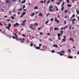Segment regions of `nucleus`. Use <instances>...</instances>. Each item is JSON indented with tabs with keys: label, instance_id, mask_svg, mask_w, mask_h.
<instances>
[{
	"label": "nucleus",
	"instance_id": "1",
	"mask_svg": "<svg viewBox=\"0 0 79 79\" xmlns=\"http://www.w3.org/2000/svg\"><path fill=\"white\" fill-rule=\"evenodd\" d=\"M15 35H14L13 36H12V38L13 39H16V40L17 41L18 40V41H20V40H21V41H23V39H19L18 38V35L16 34V33H15Z\"/></svg>",
	"mask_w": 79,
	"mask_h": 79
},
{
	"label": "nucleus",
	"instance_id": "2",
	"mask_svg": "<svg viewBox=\"0 0 79 79\" xmlns=\"http://www.w3.org/2000/svg\"><path fill=\"white\" fill-rule=\"evenodd\" d=\"M30 28H31L33 30H35V28L34 27V24H31L30 25Z\"/></svg>",
	"mask_w": 79,
	"mask_h": 79
},
{
	"label": "nucleus",
	"instance_id": "3",
	"mask_svg": "<svg viewBox=\"0 0 79 79\" xmlns=\"http://www.w3.org/2000/svg\"><path fill=\"white\" fill-rule=\"evenodd\" d=\"M14 26H15V27H16L17 26H19V23H16L15 24H14Z\"/></svg>",
	"mask_w": 79,
	"mask_h": 79
},
{
	"label": "nucleus",
	"instance_id": "4",
	"mask_svg": "<svg viewBox=\"0 0 79 79\" xmlns=\"http://www.w3.org/2000/svg\"><path fill=\"white\" fill-rule=\"evenodd\" d=\"M57 53L60 54V56H63V55H64V54H63L62 53L59 52H58Z\"/></svg>",
	"mask_w": 79,
	"mask_h": 79
},
{
	"label": "nucleus",
	"instance_id": "5",
	"mask_svg": "<svg viewBox=\"0 0 79 79\" xmlns=\"http://www.w3.org/2000/svg\"><path fill=\"white\" fill-rule=\"evenodd\" d=\"M62 34H61L60 33H58L57 34V36L58 37H60V36H61V35Z\"/></svg>",
	"mask_w": 79,
	"mask_h": 79
},
{
	"label": "nucleus",
	"instance_id": "6",
	"mask_svg": "<svg viewBox=\"0 0 79 79\" xmlns=\"http://www.w3.org/2000/svg\"><path fill=\"white\" fill-rule=\"evenodd\" d=\"M5 2L6 3H10V1L9 0H6Z\"/></svg>",
	"mask_w": 79,
	"mask_h": 79
},
{
	"label": "nucleus",
	"instance_id": "7",
	"mask_svg": "<svg viewBox=\"0 0 79 79\" xmlns=\"http://www.w3.org/2000/svg\"><path fill=\"white\" fill-rule=\"evenodd\" d=\"M73 58V56H68V57L67 58H70L71 59H72V58Z\"/></svg>",
	"mask_w": 79,
	"mask_h": 79
},
{
	"label": "nucleus",
	"instance_id": "8",
	"mask_svg": "<svg viewBox=\"0 0 79 79\" xmlns=\"http://www.w3.org/2000/svg\"><path fill=\"white\" fill-rule=\"evenodd\" d=\"M40 46H36V49H40Z\"/></svg>",
	"mask_w": 79,
	"mask_h": 79
},
{
	"label": "nucleus",
	"instance_id": "9",
	"mask_svg": "<svg viewBox=\"0 0 79 79\" xmlns=\"http://www.w3.org/2000/svg\"><path fill=\"white\" fill-rule=\"evenodd\" d=\"M53 47H55L56 48L58 47V46L56 44H54L52 45Z\"/></svg>",
	"mask_w": 79,
	"mask_h": 79
},
{
	"label": "nucleus",
	"instance_id": "10",
	"mask_svg": "<svg viewBox=\"0 0 79 79\" xmlns=\"http://www.w3.org/2000/svg\"><path fill=\"white\" fill-rule=\"evenodd\" d=\"M39 16H43V15H42V13H40L39 14Z\"/></svg>",
	"mask_w": 79,
	"mask_h": 79
},
{
	"label": "nucleus",
	"instance_id": "11",
	"mask_svg": "<svg viewBox=\"0 0 79 79\" xmlns=\"http://www.w3.org/2000/svg\"><path fill=\"white\" fill-rule=\"evenodd\" d=\"M69 40H72V41H74V39H73L71 38H69Z\"/></svg>",
	"mask_w": 79,
	"mask_h": 79
},
{
	"label": "nucleus",
	"instance_id": "12",
	"mask_svg": "<svg viewBox=\"0 0 79 79\" xmlns=\"http://www.w3.org/2000/svg\"><path fill=\"white\" fill-rule=\"evenodd\" d=\"M11 26V23H9V25H8V27H10Z\"/></svg>",
	"mask_w": 79,
	"mask_h": 79
},
{
	"label": "nucleus",
	"instance_id": "13",
	"mask_svg": "<svg viewBox=\"0 0 79 79\" xmlns=\"http://www.w3.org/2000/svg\"><path fill=\"white\" fill-rule=\"evenodd\" d=\"M57 29H58V28H57V27H55L54 28V31H57Z\"/></svg>",
	"mask_w": 79,
	"mask_h": 79
},
{
	"label": "nucleus",
	"instance_id": "14",
	"mask_svg": "<svg viewBox=\"0 0 79 79\" xmlns=\"http://www.w3.org/2000/svg\"><path fill=\"white\" fill-rule=\"evenodd\" d=\"M67 6H68V7H71L72 5L71 4H68L67 5Z\"/></svg>",
	"mask_w": 79,
	"mask_h": 79
},
{
	"label": "nucleus",
	"instance_id": "15",
	"mask_svg": "<svg viewBox=\"0 0 79 79\" xmlns=\"http://www.w3.org/2000/svg\"><path fill=\"white\" fill-rule=\"evenodd\" d=\"M64 2H63L62 3V4L61 7H63V6H64Z\"/></svg>",
	"mask_w": 79,
	"mask_h": 79
},
{
	"label": "nucleus",
	"instance_id": "16",
	"mask_svg": "<svg viewBox=\"0 0 79 79\" xmlns=\"http://www.w3.org/2000/svg\"><path fill=\"white\" fill-rule=\"evenodd\" d=\"M53 6H51L49 7V8H50V9L52 8H53Z\"/></svg>",
	"mask_w": 79,
	"mask_h": 79
},
{
	"label": "nucleus",
	"instance_id": "17",
	"mask_svg": "<svg viewBox=\"0 0 79 79\" xmlns=\"http://www.w3.org/2000/svg\"><path fill=\"white\" fill-rule=\"evenodd\" d=\"M34 15H35V13L34 12L32 13L31 16H34Z\"/></svg>",
	"mask_w": 79,
	"mask_h": 79
},
{
	"label": "nucleus",
	"instance_id": "18",
	"mask_svg": "<svg viewBox=\"0 0 79 79\" xmlns=\"http://www.w3.org/2000/svg\"><path fill=\"white\" fill-rule=\"evenodd\" d=\"M64 12L65 13V14L67 13H68V11L67 10H66L65 11H64Z\"/></svg>",
	"mask_w": 79,
	"mask_h": 79
},
{
	"label": "nucleus",
	"instance_id": "19",
	"mask_svg": "<svg viewBox=\"0 0 79 79\" xmlns=\"http://www.w3.org/2000/svg\"><path fill=\"white\" fill-rule=\"evenodd\" d=\"M55 8H56V11H58L59 10L58 9V7H57V6H55Z\"/></svg>",
	"mask_w": 79,
	"mask_h": 79
},
{
	"label": "nucleus",
	"instance_id": "20",
	"mask_svg": "<svg viewBox=\"0 0 79 79\" xmlns=\"http://www.w3.org/2000/svg\"><path fill=\"white\" fill-rule=\"evenodd\" d=\"M34 9H38V7H37V6H35L34 8Z\"/></svg>",
	"mask_w": 79,
	"mask_h": 79
},
{
	"label": "nucleus",
	"instance_id": "21",
	"mask_svg": "<svg viewBox=\"0 0 79 79\" xmlns=\"http://www.w3.org/2000/svg\"><path fill=\"white\" fill-rule=\"evenodd\" d=\"M76 20V19L74 18L72 20H71V21H74Z\"/></svg>",
	"mask_w": 79,
	"mask_h": 79
},
{
	"label": "nucleus",
	"instance_id": "22",
	"mask_svg": "<svg viewBox=\"0 0 79 79\" xmlns=\"http://www.w3.org/2000/svg\"><path fill=\"white\" fill-rule=\"evenodd\" d=\"M6 29H8V30H9V31H10V27H6Z\"/></svg>",
	"mask_w": 79,
	"mask_h": 79
},
{
	"label": "nucleus",
	"instance_id": "23",
	"mask_svg": "<svg viewBox=\"0 0 79 79\" xmlns=\"http://www.w3.org/2000/svg\"><path fill=\"white\" fill-rule=\"evenodd\" d=\"M26 13V12H23V13L22 15L24 16V15H25Z\"/></svg>",
	"mask_w": 79,
	"mask_h": 79
},
{
	"label": "nucleus",
	"instance_id": "24",
	"mask_svg": "<svg viewBox=\"0 0 79 79\" xmlns=\"http://www.w3.org/2000/svg\"><path fill=\"white\" fill-rule=\"evenodd\" d=\"M49 11H53V10H52V9L50 8H49Z\"/></svg>",
	"mask_w": 79,
	"mask_h": 79
},
{
	"label": "nucleus",
	"instance_id": "25",
	"mask_svg": "<svg viewBox=\"0 0 79 79\" xmlns=\"http://www.w3.org/2000/svg\"><path fill=\"white\" fill-rule=\"evenodd\" d=\"M48 22H49V21H46L45 23V24H47L48 23Z\"/></svg>",
	"mask_w": 79,
	"mask_h": 79
},
{
	"label": "nucleus",
	"instance_id": "26",
	"mask_svg": "<svg viewBox=\"0 0 79 79\" xmlns=\"http://www.w3.org/2000/svg\"><path fill=\"white\" fill-rule=\"evenodd\" d=\"M50 20H51V21H53V20H54V19H53V18H52Z\"/></svg>",
	"mask_w": 79,
	"mask_h": 79
},
{
	"label": "nucleus",
	"instance_id": "27",
	"mask_svg": "<svg viewBox=\"0 0 79 79\" xmlns=\"http://www.w3.org/2000/svg\"><path fill=\"white\" fill-rule=\"evenodd\" d=\"M62 41H64V42H65L66 41V39H63L62 40Z\"/></svg>",
	"mask_w": 79,
	"mask_h": 79
},
{
	"label": "nucleus",
	"instance_id": "28",
	"mask_svg": "<svg viewBox=\"0 0 79 79\" xmlns=\"http://www.w3.org/2000/svg\"><path fill=\"white\" fill-rule=\"evenodd\" d=\"M68 51L69 52V53H71V50L70 49H68Z\"/></svg>",
	"mask_w": 79,
	"mask_h": 79
},
{
	"label": "nucleus",
	"instance_id": "29",
	"mask_svg": "<svg viewBox=\"0 0 79 79\" xmlns=\"http://www.w3.org/2000/svg\"><path fill=\"white\" fill-rule=\"evenodd\" d=\"M50 1H51L50 0H48L47 2V4H49V3H50Z\"/></svg>",
	"mask_w": 79,
	"mask_h": 79
},
{
	"label": "nucleus",
	"instance_id": "30",
	"mask_svg": "<svg viewBox=\"0 0 79 79\" xmlns=\"http://www.w3.org/2000/svg\"><path fill=\"white\" fill-rule=\"evenodd\" d=\"M10 18H11L12 19H15V18H14V17L13 16H11Z\"/></svg>",
	"mask_w": 79,
	"mask_h": 79
},
{
	"label": "nucleus",
	"instance_id": "31",
	"mask_svg": "<svg viewBox=\"0 0 79 79\" xmlns=\"http://www.w3.org/2000/svg\"><path fill=\"white\" fill-rule=\"evenodd\" d=\"M62 7L61 8V11H63L64 9V7Z\"/></svg>",
	"mask_w": 79,
	"mask_h": 79
},
{
	"label": "nucleus",
	"instance_id": "32",
	"mask_svg": "<svg viewBox=\"0 0 79 79\" xmlns=\"http://www.w3.org/2000/svg\"><path fill=\"white\" fill-rule=\"evenodd\" d=\"M76 11H77V14H78V15H79V10H77Z\"/></svg>",
	"mask_w": 79,
	"mask_h": 79
},
{
	"label": "nucleus",
	"instance_id": "33",
	"mask_svg": "<svg viewBox=\"0 0 79 79\" xmlns=\"http://www.w3.org/2000/svg\"><path fill=\"white\" fill-rule=\"evenodd\" d=\"M61 53H65V52L63 51H61Z\"/></svg>",
	"mask_w": 79,
	"mask_h": 79
},
{
	"label": "nucleus",
	"instance_id": "34",
	"mask_svg": "<svg viewBox=\"0 0 79 79\" xmlns=\"http://www.w3.org/2000/svg\"><path fill=\"white\" fill-rule=\"evenodd\" d=\"M55 50H52L51 51L52 53H55Z\"/></svg>",
	"mask_w": 79,
	"mask_h": 79
},
{
	"label": "nucleus",
	"instance_id": "35",
	"mask_svg": "<svg viewBox=\"0 0 79 79\" xmlns=\"http://www.w3.org/2000/svg\"><path fill=\"white\" fill-rule=\"evenodd\" d=\"M40 50H41V51H44V50H45V49H40Z\"/></svg>",
	"mask_w": 79,
	"mask_h": 79
},
{
	"label": "nucleus",
	"instance_id": "36",
	"mask_svg": "<svg viewBox=\"0 0 79 79\" xmlns=\"http://www.w3.org/2000/svg\"><path fill=\"white\" fill-rule=\"evenodd\" d=\"M45 45H43L42 46V48H44V49H45Z\"/></svg>",
	"mask_w": 79,
	"mask_h": 79
},
{
	"label": "nucleus",
	"instance_id": "37",
	"mask_svg": "<svg viewBox=\"0 0 79 79\" xmlns=\"http://www.w3.org/2000/svg\"><path fill=\"white\" fill-rule=\"evenodd\" d=\"M25 23H23V22L22 23V26H24V25H25Z\"/></svg>",
	"mask_w": 79,
	"mask_h": 79
},
{
	"label": "nucleus",
	"instance_id": "38",
	"mask_svg": "<svg viewBox=\"0 0 79 79\" xmlns=\"http://www.w3.org/2000/svg\"><path fill=\"white\" fill-rule=\"evenodd\" d=\"M30 46H31V47H32V46H33V44L31 43L30 44Z\"/></svg>",
	"mask_w": 79,
	"mask_h": 79
},
{
	"label": "nucleus",
	"instance_id": "39",
	"mask_svg": "<svg viewBox=\"0 0 79 79\" xmlns=\"http://www.w3.org/2000/svg\"><path fill=\"white\" fill-rule=\"evenodd\" d=\"M57 18H55L54 21H56H56H57Z\"/></svg>",
	"mask_w": 79,
	"mask_h": 79
},
{
	"label": "nucleus",
	"instance_id": "40",
	"mask_svg": "<svg viewBox=\"0 0 79 79\" xmlns=\"http://www.w3.org/2000/svg\"><path fill=\"white\" fill-rule=\"evenodd\" d=\"M57 23H60V21H59V20H56V22Z\"/></svg>",
	"mask_w": 79,
	"mask_h": 79
},
{
	"label": "nucleus",
	"instance_id": "41",
	"mask_svg": "<svg viewBox=\"0 0 79 79\" xmlns=\"http://www.w3.org/2000/svg\"><path fill=\"white\" fill-rule=\"evenodd\" d=\"M71 25H70V28L69 29V30H70V31H71Z\"/></svg>",
	"mask_w": 79,
	"mask_h": 79
},
{
	"label": "nucleus",
	"instance_id": "42",
	"mask_svg": "<svg viewBox=\"0 0 79 79\" xmlns=\"http://www.w3.org/2000/svg\"><path fill=\"white\" fill-rule=\"evenodd\" d=\"M25 7H26V6L25 5H24L23 7V9H24V8H25Z\"/></svg>",
	"mask_w": 79,
	"mask_h": 79
},
{
	"label": "nucleus",
	"instance_id": "43",
	"mask_svg": "<svg viewBox=\"0 0 79 79\" xmlns=\"http://www.w3.org/2000/svg\"><path fill=\"white\" fill-rule=\"evenodd\" d=\"M26 20H25L23 21V23H26Z\"/></svg>",
	"mask_w": 79,
	"mask_h": 79
},
{
	"label": "nucleus",
	"instance_id": "44",
	"mask_svg": "<svg viewBox=\"0 0 79 79\" xmlns=\"http://www.w3.org/2000/svg\"><path fill=\"white\" fill-rule=\"evenodd\" d=\"M66 2L67 3H69V0H66Z\"/></svg>",
	"mask_w": 79,
	"mask_h": 79
},
{
	"label": "nucleus",
	"instance_id": "45",
	"mask_svg": "<svg viewBox=\"0 0 79 79\" xmlns=\"http://www.w3.org/2000/svg\"><path fill=\"white\" fill-rule=\"evenodd\" d=\"M74 18V17H75V15L73 14L72 15V16Z\"/></svg>",
	"mask_w": 79,
	"mask_h": 79
},
{
	"label": "nucleus",
	"instance_id": "46",
	"mask_svg": "<svg viewBox=\"0 0 79 79\" xmlns=\"http://www.w3.org/2000/svg\"><path fill=\"white\" fill-rule=\"evenodd\" d=\"M60 33H61V34H63V31H61V32H60Z\"/></svg>",
	"mask_w": 79,
	"mask_h": 79
},
{
	"label": "nucleus",
	"instance_id": "47",
	"mask_svg": "<svg viewBox=\"0 0 79 79\" xmlns=\"http://www.w3.org/2000/svg\"><path fill=\"white\" fill-rule=\"evenodd\" d=\"M6 20H7V21H10V19H6Z\"/></svg>",
	"mask_w": 79,
	"mask_h": 79
},
{
	"label": "nucleus",
	"instance_id": "48",
	"mask_svg": "<svg viewBox=\"0 0 79 79\" xmlns=\"http://www.w3.org/2000/svg\"><path fill=\"white\" fill-rule=\"evenodd\" d=\"M58 40H61V38L60 37H58Z\"/></svg>",
	"mask_w": 79,
	"mask_h": 79
},
{
	"label": "nucleus",
	"instance_id": "49",
	"mask_svg": "<svg viewBox=\"0 0 79 79\" xmlns=\"http://www.w3.org/2000/svg\"><path fill=\"white\" fill-rule=\"evenodd\" d=\"M25 3V2L24 1H22L21 2V3Z\"/></svg>",
	"mask_w": 79,
	"mask_h": 79
},
{
	"label": "nucleus",
	"instance_id": "50",
	"mask_svg": "<svg viewBox=\"0 0 79 79\" xmlns=\"http://www.w3.org/2000/svg\"><path fill=\"white\" fill-rule=\"evenodd\" d=\"M42 45L41 44H39V46H40L39 47H40V46H42Z\"/></svg>",
	"mask_w": 79,
	"mask_h": 79
},
{
	"label": "nucleus",
	"instance_id": "51",
	"mask_svg": "<svg viewBox=\"0 0 79 79\" xmlns=\"http://www.w3.org/2000/svg\"><path fill=\"white\" fill-rule=\"evenodd\" d=\"M57 4L58 5H60V2H57Z\"/></svg>",
	"mask_w": 79,
	"mask_h": 79
},
{
	"label": "nucleus",
	"instance_id": "52",
	"mask_svg": "<svg viewBox=\"0 0 79 79\" xmlns=\"http://www.w3.org/2000/svg\"><path fill=\"white\" fill-rule=\"evenodd\" d=\"M40 35H43V33L40 32Z\"/></svg>",
	"mask_w": 79,
	"mask_h": 79
},
{
	"label": "nucleus",
	"instance_id": "53",
	"mask_svg": "<svg viewBox=\"0 0 79 79\" xmlns=\"http://www.w3.org/2000/svg\"><path fill=\"white\" fill-rule=\"evenodd\" d=\"M22 9H23V8H21L20 9H19V11H21Z\"/></svg>",
	"mask_w": 79,
	"mask_h": 79
},
{
	"label": "nucleus",
	"instance_id": "54",
	"mask_svg": "<svg viewBox=\"0 0 79 79\" xmlns=\"http://www.w3.org/2000/svg\"><path fill=\"white\" fill-rule=\"evenodd\" d=\"M41 3H44V1H40Z\"/></svg>",
	"mask_w": 79,
	"mask_h": 79
},
{
	"label": "nucleus",
	"instance_id": "55",
	"mask_svg": "<svg viewBox=\"0 0 79 79\" xmlns=\"http://www.w3.org/2000/svg\"><path fill=\"white\" fill-rule=\"evenodd\" d=\"M64 23L65 24H66L67 23H66V21H64Z\"/></svg>",
	"mask_w": 79,
	"mask_h": 79
},
{
	"label": "nucleus",
	"instance_id": "56",
	"mask_svg": "<svg viewBox=\"0 0 79 79\" xmlns=\"http://www.w3.org/2000/svg\"><path fill=\"white\" fill-rule=\"evenodd\" d=\"M7 17H8V16L7 15H6L4 16V18H7Z\"/></svg>",
	"mask_w": 79,
	"mask_h": 79
},
{
	"label": "nucleus",
	"instance_id": "57",
	"mask_svg": "<svg viewBox=\"0 0 79 79\" xmlns=\"http://www.w3.org/2000/svg\"><path fill=\"white\" fill-rule=\"evenodd\" d=\"M23 16H24L23 15H21V18H23Z\"/></svg>",
	"mask_w": 79,
	"mask_h": 79
},
{
	"label": "nucleus",
	"instance_id": "58",
	"mask_svg": "<svg viewBox=\"0 0 79 79\" xmlns=\"http://www.w3.org/2000/svg\"><path fill=\"white\" fill-rule=\"evenodd\" d=\"M47 35H50V33H48L47 34Z\"/></svg>",
	"mask_w": 79,
	"mask_h": 79
},
{
	"label": "nucleus",
	"instance_id": "59",
	"mask_svg": "<svg viewBox=\"0 0 79 79\" xmlns=\"http://www.w3.org/2000/svg\"><path fill=\"white\" fill-rule=\"evenodd\" d=\"M50 15V13L47 14V16H48V15Z\"/></svg>",
	"mask_w": 79,
	"mask_h": 79
},
{
	"label": "nucleus",
	"instance_id": "60",
	"mask_svg": "<svg viewBox=\"0 0 79 79\" xmlns=\"http://www.w3.org/2000/svg\"><path fill=\"white\" fill-rule=\"evenodd\" d=\"M44 3H46V0H45L44 1Z\"/></svg>",
	"mask_w": 79,
	"mask_h": 79
},
{
	"label": "nucleus",
	"instance_id": "61",
	"mask_svg": "<svg viewBox=\"0 0 79 79\" xmlns=\"http://www.w3.org/2000/svg\"><path fill=\"white\" fill-rule=\"evenodd\" d=\"M35 25H36V26H37V25H38V24H37V23H35Z\"/></svg>",
	"mask_w": 79,
	"mask_h": 79
},
{
	"label": "nucleus",
	"instance_id": "62",
	"mask_svg": "<svg viewBox=\"0 0 79 79\" xmlns=\"http://www.w3.org/2000/svg\"><path fill=\"white\" fill-rule=\"evenodd\" d=\"M63 29V27H62L61 28H60V30H62V29Z\"/></svg>",
	"mask_w": 79,
	"mask_h": 79
},
{
	"label": "nucleus",
	"instance_id": "63",
	"mask_svg": "<svg viewBox=\"0 0 79 79\" xmlns=\"http://www.w3.org/2000/svg\"><path fill=\"white\" fill-rule=\"evenodd\" d=\"M64 39H66V36H64Z\"/></svg>",
	"mask_w": 79,
	"mask_h": 79
},
{
	"label": "nucleus",
	"instance_id": "64",
	"mask_svg": "<svg viewBox=\"0 0 79 79\" xmlns=\"http://www.w3.org/2000/svg\"><path fill=\"white\" fill-rule=\"evenodd\" d=\"M77 19H78V21H79V17H77Z\"/></svg>",
	"mask_w": 79,
	"mask_h": 79
}]
</instances>
